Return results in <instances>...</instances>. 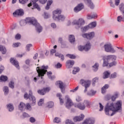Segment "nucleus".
Masks as SVG:
<instances>
[{
  "label": "nucleus",
  "instance_id": "nucleus-1",
  "mask_svg": "<svg viewBox=\"0 0 124 124\" xmlns=\"http://www.w3.org/2000/svg\"><path fill=\"white\" fill-rule=\"evenodd\" d=\"M122 101H118L115 104L108 103L105 108V112L107 116H114L116 113H121L122 111Z\"/></svg>",
  "mask_w": 124,
  "mask_h": 124
},
{
  "label": "nucleus",
  "instance_id": "nucleus-2",
  "mask_svg": "<svg viewBox=\"0 0 124 124\" xmlns=\"http://www.w3.org/2000/svg\"><path fill=\"white\" fill-rule=\"evenodd\" d=\"M65 100H66L65 106L67 109H70L72 106L74 105L75 108H78L79 110H83L86 109V107H90L92 104L88 100H85L82 103L74 104L68 95L65 96Z\"/></svg>",
  "mask_w": 124,
  "mask_h": 124
},
{
  "label": "nucleus",
  "instance_id": "nucleus-3",
  "mask_svg": "<svg viewBox=\"0 0 124 124\" xmlns=\"http://www.w3.org/2000/svg\"><path fill=\"white\" fill-rule=\"evenodd\" d=\"M48 69V66L43 65L42 67H38L36 69L37 72L38 73V76L34 78V82H36L37 81V79H39V77H41V79H42V77L44 76L45 74H46V72H47V70Z\"/></svg>",
  "mask_w": 124,
  "mask_h": 124
},
{
  "label": "nucleus",
  "instance_id": "nucleus-4",
  "mask_svg": "<svg viewBox=\"0 0 124 124\" xmlns=\"http://www.w3.org/2000/svg\"><path fill=\"white\" fill-rule=\"evenodd\" d=\"M26 23H30L33 26H35L36 30L37 32H41L42 31V27L40 26V24L37 22V20L35 18L32 17H27L26 19Z\"/></svg>",
  "mask_w": 124,
  "mask_h": 124
},
{
  "label": "nucleus",
  "instance_id": "nucleus-5",
  "mask_svg": "<svg viewBox=\"0 0 124 124\" xmlns=\"http://www.w3.org/2000/svg\"><path fill=\"white\" fill-rule=\"evenodd\" d=\"M38 1V0H31V2L28 4V7H31V5H33L34 8H36L38 10H40V7L38 5V4L36 3ZM39 2L42 4H45L47 2V0H39Z\"/></svg>",
  "mask_w": 124,
  "mask_h": 124
},
{
  "label": "nucleus",
  "instance_id": "nucleus-6",
  "mask_svg": "<svg viewBox=\"0 0 124 124\" xmlns=\"http://www.w3.org/2000/svg\"><path fill=\"white\" fill-rule=\"evenodd\" d=\"M62 13L61 10L57 9L53 11V19L55 20H59V21H64L65 17L63 15H60Z\"/></svg>",
  "mask_w": 124,
  "mask_h": 124
},
{
  "label": "nucleus",
  "instance_id": "nucleus-7",
  "mask_svg": "<svg viewBox=\"0 0 124 124\" xmlns=\"http://www.w3.org/2000/svg\"><path fill=\"white\" fill-rule=\"evenodd\" d=\"M25 99H29L31 100L32 105H35V102L36 100L35 99V97L32 95V92L31 91H29V95L28 94V93H25L24 96Z\"/></svg>",
  "mask_w": 124,
  "mask_h": 124
},
{
  "label": "nucleus",
  "instance_id": "nucleus-8",
  "mask_svg": "<svg viewBox=\"0 0 124 124\" xmlns=\"http://www.w3.org/2000/svg\"><path fill=\"white\" fill-rule=\"evenodd\" d=\"M104 48L105 52H107V53H116V50L114 49L113 46L110 43L105 44Z\"/></svg>",
  "mask_w": 124,
  "mask_h": 124
},
{
  "label": "nucleus",
  "instance_id": "nucleus-9",
  "mask_svg": "<svg viewBox=\"0 0 124 124\" xmlns=\"http://www.w3.org/2000/svg\"><path fill=\"white\" fill-rule=\"evenodd\" d=\"M107 60L108 61V62H112L109 64V66L111 67L112 66H114V65H116L117 64V62H115L117 59V57L115 55H108L106 57Z\"/></svg>",
  "mask_w": 124,
  "mask_h": 124
},
{
  "label": "nucleus",
  "instance_id": "nucleus-10",
  "mask_svg": "<svg viewBox=\"0 0 124 124\" xmlns=\"http://www.w3.org/2000/svg\"><path fill=\"white\" fill-rule=\"evenodd\" d=\"M85 20L83 18H79L78 20H74L73 25H76V29H79L85 25Z\"/></svg>",
  "mask_w": 124,
  "mask_h": 124
},
{
  "label": "nucleus",
  "instance_id": "nucleus-11",
  "mask_svg": "<svg viewBox=\"0 0 124 124\" xmlns=\"http://www.w3.org/2000/svg\"><path fill=\"white\" fill-rule=\"evenodd\" d=\"M79 83L82 86L85 87L84 93H87L88 92V88L91 86V81L81 79Z\"/></svg>",
  "mask_w": 124,
  "mask_h": 124
},
{
  "label": "nucleus",
  "instance_id": "nucleus-12",
  "mask_svg": "<svg viewBox=\"0 0 124 124\" xmlns=\"http://www.w3.org/2000/svg\"><path fill=\"white\" fill-rule=\"evenodd\" d=\"M82 36L87 39H92V38L94 37V32H91L88 33L83 34Z\"/></svg>",
  "mask_w": 124,
  "mask_h": 124
},
{
  "label": "nucleus",
  "instance_id": "nucleus-13",
  "mask_svg": "<svg viewBox=\"0 0 124 124\" xmlns=\"http://www.w3.org/2000/svg\"><path fill=\"white\" fill-rule=\"evenodd\" d=\"M13 15L15 17H17V16H23V15H24V10L22 9H17L13 13Z\"/></svg>",
  "mask_w": 124,
  "mask_h": 124
},
{
  "label": "nucleus",
  "instance_id": "nucleus-14",
  "mask_svg": "<svg viewBox=\"0 0 124 124\" xmlns=\"http://www.w3.org/2000/svg\"><path fill=\"white\" fill-rule=\"evenodd\" d=\"M55 84L56 86H59L60 89H61V90L62 93H64L65 90H64V89H63V88H64V86L63 85V82L61 81H57Z\"/></svg>",
  "mask_w": 124,
  "mask_h": 124
},
{
  "label": "nucleus",
  "instance_id": "nucleus-15",
  "mask_svg": "<svg viewBox=\"0 0 124 124\" xmlns=\"http://www.w3.org/2000/svg\"><path fill=\"white\" fill-rule=\"evenodd\" d=\"M50 90H51V89L49 87H46L41 90H38V93H39V94H41V95H44L46 93H49Z\"/></svg>",
  "mask_w": 124,
  "mask_h": 124
},
{
  "label": "nucleus",
  "instance_id": "nucleus-16",
  "mask_svg": "<svg viewBox=\"0 0 124 124\" xmlns=\"http://www.w3.org/2000/svg\"><path fill=\"white\" fill-rule=\"evenodd\" d=\"M83 8H84V5L82 3H79L75 7L74 10L75 12L77 13L78 12H79V11H81Z\"/></svg>",
  "mask_w": 124,
  "mask_h": 124
},
{
  "label": "nucleus",
  "instance_id": "nucleus-17",
  "mask_svg": "<svg viewBox=\"0 0 124 124\" xmlns=\"http://www.w3.org/2000/svg\"><path fill=\"white\" fill-rule=\"evenodd\" d=\"M74 61L73 60H68L66 62V67L67 68H71L73 65H74Z\"/></svg>",
  "mask_w": 124,
  "mask_h": 124
},
{
  "label": "nucleus",
  "instance_id": "nucleus-18",
  "mask_svg": "<svg viewBox=\"0 0 124 124\" xmlns=\"http://www.w3.org/2000/svg\"><path fill=\"white\" fill-rule=\"evenodd\" d=\"M10 62H11V63H13V64L17 68V69H20V66H19V62H18V61H17V60L13 58H11Z\"/></svg>",
  "mask_w": 124,
  "mask_h": 124
},
{
  "label": "nucleus",
  "instance_id": "nucleus-19",
  "mask_svg": "<svg viewBox=\"0 0 124 124\" xmlns=\"http://www.w3.org/2000/svg\"><path fill=\"white\" fill-rule=\"evenodd\" d=\"M84 118H85V115H84V114H81V116H76L74 117V122L83 121V120L84 119Z\"/></svg>",
  "mask_w": 124,
  "mask_h": 124
},
{
  "label": "nucleus",
  "instance_id": "nucleus-20",
  "mask_svg": "<svg viewBox=\"0 0 124 124\" xmlns=\"http://www.w3.org/2000/svg\"><path fill=\"white\" fill-rule=\"evenodd\" d=\"M94 124V120L93 119V118H89L88 119H86L85 121H84V123H83V124Z\"/></svg>",
  "mask_w": 124,
  "mask_h": 124
},
{
  "label": "nucleus",
  "instance_id": "nucleus-21",
  "mask_svg": "<svg viewBox=\"0 0 124 124\" xmlns=\"http://www.w3.org/2000/svg\"><path fill=\"white\" fill-rule=\"evenodd\" d=\"M55 57H58L59 58H60L61 61L63 62V61H64V56H63L62 54H60L59 53H56L55 54Z\"/></svg>",
  "mask_w": 124,
  "mask_h": 124
},
{
  "label": "nucleus",
  "instance_id": "nucleus-22",
  "mask_svg": "<svg viewBox=\"0 0 124 124\" xmlns=\"http://www.w3.org/2000/svg\"><path fill=\"white\" fill-rule=\"evenodd\" d=\"M86 0L88 3V6H89L91 9H93V8H94V5H93V3L92 2V0Z\"/></svg>",
  "mask_w": 124,
  "mask_h": 124
},
{
  "label": "nucleus",
  "instance_id": "nucleus-23",
  "mask_svg": "<svg viewBox=\"0 0 124 124\" xmlns=\"http://www.w3.org/2000/svg\"><path fill=\"white\" fill-rule=\"evenodd\" d=\"M98 66H99L98 63H95L94 65L93 66V71L96 72V71L98 70Z\"/></svg>",
  "mask_w": 124,
  "mask_h": 124
},
{
  "label": "nucleus",
  "instance_id": "nucleus-24",
  "mask_svg": "<svg viewBox=\"0 0 124 124\" xmlns=\"http://www.w3.org/2000/svg\"><path fill=\"white\" fill-rule=\"evenodd\" d=\"M95 93H96V91L91 90L87 93V94L89 96H93Z\"/></svg>",
  "mask_w": 124,
  "mask_h": 124
},
{
  "label": "nucleus",
  "instance_id": "nucleus-25",
  "mask_svg": "<svg viewBox=\"0 0 124 124\" xmlns=\"http://www.w3.org/2000/svg\"><path fill=\"white\" fill-rule=\"evenodd\" d=\"M88 26L89 27V29H94V28H95V27H96V22H91L88 25Z\"/></svg>",
  "mask_w": 124,
  "mask_h": 124
},
{
  "label": "nucleus",
  "instance_id": "nucleus-26",
  "mask_svg": "<svg viewBox=\"0 0 124 124\" xmlns=\"http://www.w3.org/2000/svg\"><path fill=\"white\" fill-rule=\"evenodd\" d=\"M109 88V85L106 84L102 88V93H106V90Z\"/></svg>",
  "mask_w": 124,
  "mask_h": 124
},
{
  "label": "nucleus",
  "instance_id": "nucleus-27",
  "mask_svg": "<svg viewBox=\"0 0 124 124\" xmlns=\"http://www.w3.org/2000/svg\"><path fill=\"white\" fill-rule=\"evenodd\" d=\"M7 108L10 112H12L14 110V107L10 104L7 105Z\"/></svg>",
  "mask_w": 124,
  "mask_h": 124
},
{
  "label": "nucleus",
  "instance_id": "nucleus-28",
  "mask_svg": "<svg viewBox=\"0 0 124 124\" xmlns=\"http://www.w3.org/2000/svg\"><path fill=\"white\" fill-rule=\"evenodd\" d=\"M85 51H89L91 49V44L90 43H87L85 46H84Z\"/></svg>",
  "mask_w": 124,
  "mask_h": 124
},
{
  "label": "nucleus",
  "instance_id": "nucleus-29",
  "mask_svg": "<svg viewBox=\"0 0 124 124\" xmlns=\"http://www.w3.org/2000/svg\"><path fill=\"white\" fill-rule=\"evenodd\" d=\"M109 61L107 60V57L105 58V59H104V62L103 64V66H108V64H109Z\"/></svg>",
  "mask_w": 124,
  "mask_h": 124
},
{
  "label": "nucleus",
  "instance_id": "nucleus-30",
  "mask_svg": "<svg viewBox=\"0 0 124 124\" xmlns=\"http://www.w3.org/2000/svg\"><path fill=\"white\" fill-rule=\"evenodd\" d=\"M69 40L71 43H74L75 42V37L73 35H70Z\"/></svg>",
  "mask_w": 124,
  "mask_h": 124
},
{
  "label": "nucleus",
  "instance_id": "nucleus-31",
  "mask_svg": "<svg viewBox=\"0 0 124 124\" xmlns=\"http://www.w3.org/2000/svg\"><path fill=\"white\" fill-rule=\"evenodd\" d=\"M57 97H59L60 101V104L62 105V104H63V99H62V94L61 93H57Z\"/></svg>",
  "mask_w": 124,
  "mask_h": 124
},
{
  "label": "nucleus",
  "instance_id": "nucleus-32",
  "mask_svg": "<svg viewBox=\"0 0 124 124\" xmlns=\"http://www.w3.org/2000/svg\"><path fill=\"white\" fill-rule=\"evenodd\" d=\"M0 51L2 52V54H6V48L2 46H0Z\"/></svg>",
  "mask_w": 124,
  "mask_h": 124
},
{
  "label": "nucleus",
  "instance_id": "nucleus-33",
  "mask_svg": "<svg viewBox=\"0 0 124 124\" xmlns=\"http://www.w3.org/2000/svg\"><path fill=\"white\" fill-rule=\"evenodd\" d=\"M8 78L5 76H1L0 78V81L1 82H5L7 81Z\"/></svg>",
  "mask_w": 124,
  "mask_h": 124
},
{
  "label": "nucleus",
  "instance_id": "nucleus-34",
  "mask_svg": "<svg viewBox=\"0 0 124 124\" xmlns=\"http://www.w3.org/2000/svg\"><path fill=\"white\" fill-rule=\"evenodd\" d=\"M46 106L48 108H52V107H54V102L52 101L47 102L46 103Z\"/></svg>",
  "mask_w": 124,
  "mask_h": 124
},
{
  "label": "nucleus",
  "instance_id": "nucleus-35",
  "mask_svg": "<svg viewBox=\"0 0 124 124\" xmlns=\"http://www.w3.org/2000/svg\"><path fill=\"white\" fill-rule=\"evenodd\" d=\"M118 95H119V93H115L114 95H112L111 96V100L112 101H115V100H116V99L117 98V97H118Z\"/></svg>",
  "mask_w": 124,
  "mask_h": 124
},
{
  "label": "nucleus",
  "instance_id": "nucleus-36",
  "mask_svg": "<svg viewBox=\"0 0 124 124\" xmlns=\"http://www.w3.org/2000/svg\"><path fill=\"white\" fill-rule=\"evenodd\" d=\"M109 75H110V73H109L108 71L105 72L104 73V76H103V79H106L108 78Z\"/></svg>",
  "mask_w": 124,
  "mask_h": 124
},
{
  "label": "nucleus",
  "instance_id": "nucleus-37",
  "mask_svg": "<svg viewBox=\"0 0 124 124\" xmlns=\"http://www.w3.org/2000/svg\"><path fill=\"white\" fill-rule=\"evenodd\" d=\"M26 106V105L24 103H20V105L18 106V108L21 110H23L24 109V108Z\"/></svg>",
  "mask_w": 124,
  "mask_h": 124
},
{
  "label": "nucleus",
  "instance_id": "nucleus-38",
  "mask_svg": "<svg viewBox=\"0 0 124 124\" xmlns=\"http://www.w3.org/2000/svg\"><path fill=\"white\" fill-rule=\"evenodd\" d=\"M3 92L5 94H8L9 92V90L8 89V87L5 86L3 87Z\"/></svg>",
  "mask_w": 124,
  "mask_h": 124
},
{
  "label": "nucleus",
  "instance_id": "nucleus-39",
  "mask_svg": "<svg viewBox=\"0 0 124 124\" xmlns=\"http://www.w3.org/2000/svg\"><path fill=\"white\" fill-rule=\"evenodd\" d=\"M124 14H123V17H122L121 16H118L117 17V21L118 22H121L122 21H124Z\"/></svg>",
  "mask_w": 124,
  "mask_h": 124
},
{
  "label": "nucleus",
  "instance_id": "nucleus-40",
  "mask_svg": "<svg viewBox=\"0 0 124 124\" xmlns=\"http://www.w3.org/2000/svg\"><path fill=\"white\" fill-rule=\"evenodd\" d=\"M66 57H68L70 59H71L72 60H74V59H76V56L73 54H66Z\"/></svg>",
  "mask_w": 124,
  "mask_h": 124
},
{
  "label": "nucleus",
  "instance_id": "nucleus-41",
  "mask_svg": "<svg viewBox=\"0 0 124 124\" xmlns=\"http://www.w3.org/2000/svg\"><path fill=\"white\" fill-rule=\"evenodd\" d=\"M61 119L58 117H56L53 120L54 123H56V124H60V123H61Z\"/></svg>",
  "mask_w": 124,
  "mask_h": 124
},
{
  "label": "nucleus",
  "instance_id": "nucleus-42",
  "mask_svg": "<svg viewBox=\"0 0 124 124\" xmlns=\"http://www.w3.org/2000/svg\"><path fill=\"white\" fill-rule=\"evenodd\" d=\"M80 69L78 67H75L74 68L73 71V74H76L77 72H79Z\"/></svg>",
  "mask_w": 124,
  "mask_h": 124
},
{
  "label": "nucleus",
  "instance_id": "nucleus-43",
  "mask_svg": "<svg viewBox=\"0 0 124 124\" xmlns=\"http://www.w3.org/2000/svg\"><path fill=\"white\" fill-rule=\"evenodd\" d=\"M94 18H95V15H87V19H89V20H91V19H94Z\"/></svg>",
  "mask_w": 124,
  "mask_h": 124
},
{
  "label": "nucleus",
  "instance_id": "nucleus-44",
  "mask_svg": "<svg viewBox=\"0 0 124 124\" xmlns=\"http://www.w3.org/2000/svg\"><path fill=\"white\" fill-rule=\"evenodd\" d=\"M96 82H98V77L95 78L93 79V82L92 83L93 86H95V83H96Z\"/></svg>",
  "mask_w": 124,
  "mask_h": 124
},
{
  "label": "nucleus",
  "instance_id": "nucleus-45",
  "mask_svg": "<svg viewBox=\"0 0 124 124\" xmlns=\"http://www.w3.org/2000/svg\"><path fill=\"white\" fill-rule=\"evenodd\" d=\"M76 100L77 102H80V101H82L83 99H82V97L80 96H77L76 97Z\"/></svg>",
  "mask_w": 124,
  "mask_h": 124
},
{
  "label": "nucleus",
  "instance_id": "nucleus-46",
  "mask_svg": "<svg viewBox=\"0 0 124 124\" xmlns=\"http://www.w3.org/2000/svg\"><path fill=\"white\" fill-rule=\"evenodd\" d=\"M83 31H88V30H90V27L89 26V25H87L86 26H85L83 28H81Z\"/></svg>",
  "mask_w": 124,
  "mask_h": 124
},
{
  "label": "nucleus",
  "instance_id": "nucleus-47",
  "mask_svg": "<svg viewBox=\"0 0 124 124\" xmlns=\"http://www.w3.org/2000/svg\"><path fill=\"white\" fill-rule=\"evenodd\" d=\"M9 86L10 88H11V89H14V82L11 81L9 83Z\"/></svg>",
  "mask_w": 124,
  "mask_h": 124
},
{
  "label": "nucleus",
  "instance_id": "nucleus-48",
  "mask_svg": "<svg viewBox=\"0 0 124 124\" xmlns=\"http://www.w3.org/2000/svg\"><path fill=\"white\" fill-rule=\"evenodd\" d=\"M46 74L49 79H53V77H52V76H51L52 75V73L51 71L47 72Z\"/></svg>",
  "mask_w": 124,
  "mask_h": 124
},
{
  "label": "nucleus",
  "instance_id": "nucleus-49",
  "mask_svg": "<svg viewBox=\"0 0 124 124\" xmlns=\"http://www.w3.org/2000/svg\"><path fill=\"white\" fill-rule=\"evenodd\" d=\"M19 1L20 3H21V4H25L29 1V0H19Z\"/></svg>",
  "mask_w": 124,
  "mask_h": 124
},
{
  "label": "nucleus",
  "instance_id": "nucleus-50",
  "mask_svg": "<svg viewBox=\"0 0 124 124\" xmlns=\"http://www.w3.org/2000/svg\"><path fill=\"white\" fill-rule=\"evenodd\" d=\"M43 101H44V99H41L39 100V101L38 103L39 106H42V104H43Z\"/></svg>",
  "mask_w": 124,
  "mask_h": 124
},
{
  "label": "nucleus",
  "instance_id": "nucleus-51",
  "mask_svg": "<svg viewBox=\"0 0 124 124\" xmlns=\"http://www.w3.org/2000/svg\"><path fill=\"white\" fill-rule=\"evenodd\" d=\"M31 47H32V45L31 44L27 45L26 46L27 51H28V52L30 51V48H31Z\"/></svg>",
  "mask_w": 124,
  "mask_h": 124
},
{
  "label": "nucleus",
  "instance_id": "nucleus-52",
  "mask_svg": "<svg viewBox=\"0 0 124 124\" xmlns=\"http://www.w3.org/2000/svg\"><path fill=\"white\" fill-rule=\"evenodd\" d=\"M62 66V65L60 62L57 63V64L55 65V67L56 68H61Z\"/></svg>",
  "mask_w": 124,
  "mask_h": 124
},
{
  "label": "nucleus",
  "instance_id": "nucleus-53",
  "mask_svg": "<svg viewBox=\"0 0 124 124\" xmlns=\"http://www.w3.org/2000/svg\"><path fill=\"white\" fill-rule=\"evenodd\" d=\"M15 38L16 39V40H19V39H21V35L20 34H17L16 35Z\"/></svg>",
  "mask_w": 124,
  "mask_h": 124
},
{
  "label": "nucleus",
  "instance_id": "nucleus-54",
  "mask_svg": "<svg viewBox=\"0 0 124 124\" xmlns=\"http://www.w3.org/2000/svg\"><path fill=\"white\" fill-rule=\"evenodd\" d=\"M26 108L27 110H30V111L31 110V106L29 103L27 104Z\"/></svg>",
  "mask_w": 124,
  "mask_h": 124
},
{
  "label": "nucleus",
  "instance_id": "nucleus-55",
  "mask_svg": "<svg viewBox=\"0 0 124 124\" xmlns=\"http://www.w3.org/2000/svg\"><path fill=\"white\" fill-rule=\"evenodd\" d=\"M22 116L23 118H29V117H30V115L26 112H24L22 114Z\"/></svg>",
  "mask_w": 124,
  "mask_h": 124
},
{
  "label": "nucleus",
  "instance_id": "nucleus-56",
  "mask_svg": "<svg viewBox=\"0 0 124 124\" xmlns=\"http://www.w3.org/2000/svg\"><path fill=\"white\" fill-rule=\"evenodd\" d=\"M20 44H21L20 43H16L13 44V47H19L20 46Z\"/></svg>",
  "mask_w": 124,
  "mask_h": 124
},
{
  "label": "nucleus",
  "instance_id": "nucleus-57",
  "mask_svg": "<svg viewBox=\"0 0 124 124\" xmlns=\"http://www.w3.org/2000/svg\"><path fill=\"white\" fill-rule=\"evenodd\" d=\"M20 25L21 26H25V25H26V21L24 20H21L20 21Z\"/></svg>",
  "mask_w": 124,
  "mask_h": 124
},
{
  "label": "nucleus",
  "instance_id": "nucleus-58",
  "mask_svg": "<svg viewBox=\"0 0 124 124\" xmlns=\"http://www.w3.org/2000/svg\"><path fill=\"white\" fill-rule=\"evenodd\" d=\"M65 123L66 124H74V123L69 120H67Z\"/></svg>",
  "mask_w": 124,
  "mask_h": 124
},
{
  "label": "nucleus",
  "instance_id": "nucleus-59",
  "mask_svg": "<svg viewBox=\"0 0 124 124\" xmlns=\"http://www.w3.org/2000/svg\"><path fill=\"white\" fill-rule=\"evenodd\" d=\"M79 51H83V50H85L84 46H79L78 47Z\"/></svg>",
  "mask_w": 124,
  "mask_h": 124
},
{
  "label": "nucleus",
  "instance_id": "nucleus-60",
  "mask_svg": "<svg viewBox=\"0 0 124 124\" xmlns=\"http://www.w3.org/2000/svg\"><path fill=\"white\" fill-rule=\"evenodd\" d=\"M78 89H79V86H77L75 89L71 90L70 92H72V93H75V92L78 90Z\"/></svg>",
  "mask_w": 124,
  "mask_h": 124
},
{
  "label": "nucleus",
  "instance_id": "nucleus-61",
  "mask_svg": "<svg viewBox=\"0 0 124 124\" xmlns=\"http://www.w3.org/2000/svg\"><path fill=\"white\" fill-rule=\"evenodd\" d=\"M99 107H100L99 111H102L104 108L103 105H102V104L101 103H99Z\"/></svg>",
  "mask_w": 124,
  "mask_h": 124
},
{
  "label": "nucleus",
  "instance_id": "nucleus-62",
  "mask_svg": "<svg viewBox=\"0 0 124 124\" xmlns=\"http://www.w3.org/2000/svg\"><path fill=\"white\" fill-rule=\"evenodd\" d=\"M30 121L31 123H35V119L33 117H31L30 118Z\"/></svg>",
  "mask_w": 124,
  "mask_h": 124
},
{
  "label": "nucleus",
  "instance_id": "nucleus-63",
  "mask_svg": "<svg viewBox=\"0 0 124 124\" xmlns=\"http://www.w3.org/2000/svg\"><path fill=\"white\" fill-rule=\"evenodd\" d=\"M120 4V0H115V5H116V6H118Z\"/></svg>",
  "mask_w": 124,
  "mask_h": 124
},
{
  "label": "nucleus",
  "instance_id": "nucleus-64",
  "mask_svg": "<svg viewBox=\"0 0 124 124\" xmlns=\"http://www.w3.org/2000/svg\"><path fill=\"white\" fill-rule=\"evenodd\" d=\"M52 3H53V0H49L47 1V4L49 5H51V4H52Z\"/></svg>",
  "mask_w": 124,
  "mask_h": 124
}]
</instances>
